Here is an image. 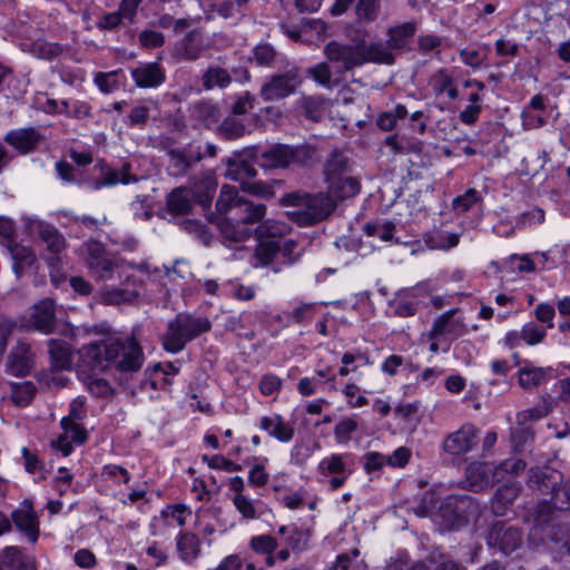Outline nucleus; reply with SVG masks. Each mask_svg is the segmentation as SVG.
<instances>
[{
  "label": "nucleus",
  "instance_id": "obj_1",
  "mask_svg": "<svg viewBox=\"0 0 570 570\" xmlns=\"http://www.w3.org/2000/svg\"><path fill=\"white\" fill-rule=\"evenodd\" d=\"M81 367L105 371L115 367L121 373L137 372L144 363L142 350L135 337L107 338L79 350Z\"/></svg>",
  "mask_w": 570,
  "mask_h": 570
},
{
  "label": "nucleus",
  "instance_id": "obj_2",
  "mask_svg": "<svg viewBox=\"0 0 570 570\" xmlns=\"http://www.w3.org/2000/svg\"><path fill=\"white\" fill-rule=\"evenodd\" d=\"M528 485L542 494H549V501L538 504L533 512V523L543 528L551 521L553 510H570V476L550 466L531 468L528 473Z\"/></svg>",
  "mask_w": 570,
  "mask_h": 570
},
{
  "label": "nucleus",
  "instance_id": "obj_3",
  "mask_svg": "<svg viewBox=\"0 0 570 570\" xmlns=\"http://www.w3.org/2000/svg\"><path fill=\"white\" fill-rule=\"evenodd\" d=\"M281 204L292 207L287 217L299 226H314L327 219L336 209V202L330 195L296 190L282 196Z\"/></svg>",
  "mask_w": 570,
  "mask_h": 570
},
{
  "label": "nucleus",
  "instance_id": "obj_4",
  "mask_svg": "<svg viewBox=\"0 0 570 570\" xmlns=\"http://www.w3.org/2000/svg\"><path fill=\"white\" fill-rule=\"evenodd\" d=\"M86 248L85 262L94 279L104 283L120 279L121 285L137 283L134 274L128 272V268L134 267L132 263L117 258L99 242H90Z\"/></svg>",
  "mask_w": 570,
  "mask_h": 570
},
{
  "label": "nucleus",
  "instance_id": "obj_5",
  "mask_svg": "<svg viewBox=\"0 0 570 570\" xmlns=\"http://www.w3.org/2000/svg\"><path fill=\"white\" fill-rule=\"evenodd\" d=\"M240 215H233L218 218L216 224L225 242L239 243L248 239L254 225L261 222L266 214L264 204L239 203Z\"/></svg>",
  "mask_w": 570,
  "mask_h": 570
},
{
  "label": "nucleus",
  "instance_id": "obj_6",
  "mask_svg": "<svg viewBox=\"0 0 570 570\" xmlns=\"http://www.w3.org/2000/svg\"><path fill=\"white\" fill-rule=\"evenodd\" d=\"M212 324L206 317H196L179 313L169 321L163 336L164 348L169 353H178L186 344L210 330Z\"/></svg>",
  "mask_w": 570,
  "mask_h": 570
},
{
  "label": "nucleus",
  "instance_id": "obj_7",
  "mask_svg": "<svg viewBox=\"0 0 570 570\" xmlns=\"http://www.w3.org/2000/svg\"><path fill=\"white\" fill-rule=\"evenodd\" d=\"M315 149L308 145L291 146L275 144L261 155V166L265 168H285L291 165H305L314 156Z\"/></svg>",
  "mask_w": 570,
  "mask_h": 570
},
{
  "label": "nucleus",
  "instance_id": "obj_8",
  "mask_svg": "<svg viewBox=\"0 0 570 570\" xmlns=\"http://www.w3.org/2000/svg\"><path fill=\"white\" fill-rule=\"evenodd\" d=\"M323 53L337 68L338 73L352 71L365 65L363 45L332 40L324 46Z\"/></svg>",
  "mask_w": 570,
  "mask_h": 570
},
{
  "label": "nucleus",
  "instance_id": "obj_9",
  "mask_svg": "<svg viewBox=\"0 0 570 570\" xmlns=\"http://www.w3.org/2000/svg\"><path fill=\"white\" fill-rule=\"evenodd\" d=\"M303 78L297 67L272 75L262 85L259 96L264 101H276L289 97L301 87Z\"/></svg>",
  "mask_w": 570,
  "mask_h": 570
},
{
  "label": "nucleus",
  "instance_id": "obj_10",
  "mask_svg": "<svg viewBox=\"0 0 570 570\" xmlns=\"http://www.w3.org/2000/svg\"><path fill=\"white\" fill-rule=\"evenodd\" d=\"M202 186L205 188V193H199V187L193 191V196L196 197L197 202L200 203L204 207L210 204L213 195L216 189V185L213 179L207 178L202 183ZM191 191L187 188L180 187L175 188L167 198V206L170 212L175 214H186L191 208Z\"/></svg>",
  "mask_w": 570,
  "mask_h": 570
},
{
  "label": "nucleus",
  "instance_id": "obj_11",
  "mask_svg": "<svg viewBox=\"0 0 570 570\" xmlns=\"http://www.w3.org/2000/svg\"><path fill=\"white\" fill-rule=\"evenodd\" d=\"M487 541L490 548L503 554H510L521 547L522 532L517 527L498 521L491 525Z\"/></svg>",
  "mask_w": 570,
  "mask_h": 570
},
{
  "label": "nucleus",
  "instance_id": "obj_12",
  "mask_svg": "<svg viewBox=\"0 0 570 570\" xmlns=\"http://www.w3.org/2000/svg\"><path fill=\"white\" fill-rule=\"evenodd\" d=\"M442 510L444 511V514L448 511L453 514L454 527H461L480 517V507L478 502L466 494L448 495L443 502Z\"/></svg>",
  "mask_w": 570,
  "mask_h": 570
},
{
  "label": "nucleus",
  "instance_id": "obj_13",
  "mask_svg": "<svg viewBox=\"0 0 570 570\" xmlns=\"http://www.w3.org/2000/svg\"><path fill=\"white\" fill-rule=\"evenodd\" d=\"M168 155V170L171 176L179 177L203 159L200 147L188 145L184 148L170 149Z\"/></svg>",
  "mask_w": 570,
  "mask_h": 570
},
{
  "label": "nucleus",
  "instance_id": "obj_14",
  "mask_svg": "<svg viewBox=\"0 0 570 570\" xmlns=\"http://www.w3.org/2000/svg\"><path fill=\"white\" fill-rule=\"evenodd\" d=\"M26 228L30 234L37 235L52 254H59L66 247L63 235L50 224L38 218H26Z\"/></svg>",
  "mask_w": 570,
  "mask_h": 570
},
{
  "label": "nucleus",
  "instance_id": "obj_15",
  "mask_svg": "<svg viewBox=\"0 0 570 570\" xmlns=\"http://www.w3.org/2000/svg\"><path fill=\"white\" fill-rule=\"evenodd\" d=\"M476 443V429L472 424H464L448 435L443 442V450L451 455H461L472 450Z\"/></svg>",
  "mask_w": 570,
  "mask_h": 570
},
{
  "label": "nucleus",
  "instance_id": "obj_16",
  "mask_svg": "<svg viewBox=\"0 0 570 570\" xmlns=\"http://www.w3.org/2000/svg\"><path fill=\"white\" fill-rule=\"evenodd\" d=\"M30 325L38 332L48 335L56 328V303L52 298H43L33 305Z\"/></svg>",
  "mask_w": 570,
  "mask_h": 570
},
{
  "label": "nucleus",
  "instance_id": "obj_17",
  "mask_svg": "<svg viewBox=\"0 0 570 570\" xmlns=\"http://www.w3.org/2000/svg\"><path fill=\"white\" fill-rule=\"evenodd\" d=\"M11 520L16 528L26 533L32 543L38 540V518L30 503L23 502L21 508L13 510L11 512Z\"/></svg>",
  "mask_w": 570,
  "mask_h": 570
},
{
  "label": "nucleus",
  "instance_id": "obj_18",
  "mask_svg": "<svg viewBox=\"0 0 570 570\" xmlns=\"http://www.w3.org/2000/svg\"><path fill=\"white\" fill-rule=\"evenodd\" d=\"M33 365V353L30 344L18 342L8 356V367L16 376H26Z\"/></svg>",
  "mask_w": 570,
  "mask_h": 570
},
{
  "label": "nucleus",
  "instance_id": "obj_19",
  "mask_svg": "<svg viewBox=\"0 0 570 570\" xmlns=\"http://www.w3.org/2000/svg\"><path fill=\"white\" fill-rule=\"evenodd\" d=\"M41 140V134L33 127L13 129L4 136V141L21 154L33 150Z\"/></svg>",
  "mask_w": 570,
  "mask_h": 570
},
{
  "label": "nucleus",
  "instance_id": "obj_20",
  "mask_svg": "<svg viewBox=\"0 0 570 570\" xmlns=\"http://www.w3.org/2000/svg\"><path fill=\"white\" fill-rule=\"evenodd\" d=\"M48 353L52 368L57 371L71 370L73 365V351L69 343L62 340L50 338L48 341Z\"/></svg>",
  "mask_w": 570,
  "mask_h": 570
},
{
  "label": "nucleus",
  "instance_id": "obj_21",
  "mask_svg": "<svg viewBox=\"0 0 570 570\" xmlns=\"http://www.w3.org/2000/svg\"><path fill=\"white\" fill-rule=\"evenodd\" d=\"M416 22L407 21L389 28L386 42L393 52H402L409 49V43L416 32Z\"/></svg>",
  "mask_w": 570,
  "mask_h": 570
},
{
  "label": "nucleus",
  "instance_id": "obj_22",
  "mask_svg": "<svg viewBox=\"0 0 570 570\" xmlns=\"http://www.w3.org/2000/svg\"><path fill=\"white\" fill-rule=\"evenodd\" d=\"M363 45V56L365 63L372 62L377 65H393L396 60V53L393 52L387 42H371L366 43L364 40L361 41Z\"/></svg>",
  "mask_w": 570,
  "mask_h": 570
},
{
  "label": "nucleus",
  "instance_id": "obj_23",
  "mask_svg": "<svg viewBox=\"0 0 570 570\" xmlns=\"http://www.w3.org/2000/svg\"><path fill=\"white\" fill-rule=\"evenodd\" d=\"M131 76L138 87L150 88L161 85L165 73L158 63H146L131 71Z\"/></svg>",
  "mask_w": 570,
  "mask_h": 570
},
{
  "label": "nucleus",
  "instance_id": "obj_24",
  "mask_svg": "<svg viewBox=\"0 0 570 570\" xmlns=\"http://www.w3.org/2000/svg\"><path fill=\"white\" fill-rule=\"evenodd\" d=\"M191 119L209 128L219 120L218 107L208 99H200L189 106Z\"/></svg>",
  "mask_w": 570,
  "mask_h": 570
},
{
  "label": "nucleus",
  "instance_id": "obj_25",
  "mask_svg": "<svg viewBox=\"0 0 570 570\" xmlns=\"http://www.w3.org/2000/svg\"><path fill=\"white\" fill-rule=\"evenodd\" d=\"M519 490L518 484H503L498 488L491 500V511L498 517L505 515L518 497Z\"/></svg>",
  "mask_w": 570,
  "mask_h": 570
},
{
  "label": "nucleus",
  "instance_id": "obj_26",
  "mask_svg": "<svg viewBox=\"0 0 570 570\" xmlns=\"http://www.w3.org/2000/svg\"><path fill=\"white\" fill-rule=\"evenodd\" d=\"M327 191L335 202L354 197L360 191V183L353 176H345L336 180L327 181Z\"/></svg>",
  "mask_w": 570,
  "mask_h": 570
},
{
  "label": "nucleus",
  "instance_id": "obj_27",
  "mask_svg": "<svg viewBox=\"0 0 570 570\" xmlns=\"http://www.w3.org/2000/svg\"><path fill=\"white\" fill-rule=\"evenodd\" d=\"M12 259V271L19 278L27 267L36 262L35 253L29 248L16 242L6 244Z\"/></svg>",
  "mask_w": 570,
  "mask_h": 570
},
{
  "label": "nucleus",
  "instance_id": "obj_28",
  "mask_svg": "<svg viewBox=\"0 0 570 570\" xmlns=\"http://www.w3.org/2000/svg\"><path fill=\"white\" fill-rule=\"evenodd\" d=\"M130 168L131 166L129 163H125L119 171L108 168L104 173V177L101 179H97L92 183V188L98 190L104 187L115 186L118 183H121L124 185H127L129 183H136L138 178L130 174Z\"/></svg>",
  "mask_w": 570,
  "mask_h": 570
},
{
  "label": "nucleus",
  "instance_id": "obj_29",
  "mask_svg": "<svg viewBox=\"0 0 570 570\" xmlns=\"http://www.w3.org/2000/svg\"><path fill=\"white\" fill-rule=\"evenodd\" d=\"M139 297L136 288H129V285L122 287H106L100 291L99 298L105 305H119L131 303Z\"/></svg>",
  "mask_w": 570,
  "mask_h": 570
},
{
  "label": "nucleus",
  "instance_id": "obj_30",
  "mask_svg": "<svg viewBox=\"0 0 570 570\" xmlns=\"http://www.w3.org/2000/svg\"><path fill=\"white\" fill-rule=\"evenodd\" d=\"M239 203L250 202L238 196L234 186L224 185L216 202V209L219 214L234 213V215H240L242 210L238 208Z\"/></svg>",
  "mask_w": 570,
  "mask_h": 570
},
{
  "label": "nucleus",
  "instance_id": "obj_31",
  "mask_svg": "<svg viewBox=\"0 0 570 570\" xmlns=\"http://www.w3.org/2000/svg\"><path fill=\"white\" fill-rule=\"evenodd\" d=\"M79 373L85 375L83 381L87 385L88 391L98 397H105L112 393V389L109 382L105 379L97 376L101 371H91L88 367H81V360L79 358Z\"/></svg>",
  "mask_w": 570,
  "mask_h": 570
},
{
  "label": "nucleus",
  "instance_id": "obj_32",
  "mask_svg": "<svg viewBox=\"0 0 570 570\" xmlns=\"http://www.w3.org/2000/svg\"><path fill=\"white\" fill-rule=\"evenodd\" d=\"M233 81L232 75L228 70L218 67H208L202 76V85L205 90H212L214 88L225 89Z\"/></svg>",
  "mask_w": 570,
  "mask_h": 570
},
{
  "label": "nucleus",
  "instance_id": "obj_33",
  "mask_svg": "<svg viewBox=\"0 0 570 570\" xmlns=\"http://www.w3.org/2000/svg\"><path fill=\"white\" fill-rule=\"evenodd\" d=\"M324 175L326 183L351 176L348 158L342 153H333L325 163Z\"/></svg>",
  "mask_w": 570,
  "mask_h": 570
},
{
  "label": "nucleus",
  "instance_id": "obj_34",
  "mask_svg": "<svg viewBox=\"0 0 570 570\" xmlns=\"http://www.w3.org/2000/svg\"><path fill=\"white\" fill-rule=\"evenodd\" d=\"M492 465L489 463L474 462L466 468V481L474 491L482 490L489 485V474Z\"/></svg>",
  "mask_w": 570,
  "mask_h": 570
},
{
  "label": "nucleus",
  "instance_id": "obj_35",
  "mask_svg": "<svg viewBox=\"0 0 570 570\" xmlns=\"http://www.w3.org/2000/svg\"><path fill=\"white\" fill-rule=\"evenodd\" d=\"M177 549L180 558L186 562H193L200 552V541L198 537L190 532H180L177 540Z\"/></svg>",
  "mask_w": 570,
  "mask_h": 570
},
{
  "label": "nucleus",
  "instance_id": "obj_36",
  "mask_svg": "<svg viewBox=\"0 0 570 570\" xmlns=\"http://www.w3.org/2000/svg\"><path fill=\"white\" fill-rule=\"evenodd\" d=\"M259 242L254 252L255 267H264L269 265L274 257L277 255V239H263L258 238Z\"/></svg>",
  "mask_w": 570,
  "mask_h": 570
},
{
  "label": "nucleus",
  "instance_id": "obj_37",
  "mask_svg": "<svg viewBox=\"0 0 570 570\" xmlns=\"http://www.w3.org/2000/svg\"><path fill=\"white\" fill-rule=\"evenodd\" d=\"M199 33L197 31L188 32L180 43V56L186 60H197L203 51V47L198 42Z\"/></svg>",
  "mask_w": 570,
  "mask_h": 570
},
{
  "label": "nucleus",
  "instance_id": "obj_38",
  "mask_svg": "<svg viewBox=\"0 0 570 570\" xmlns=\"http://www.w3.org/2000/svg\"><path fill=\"white\" fill-rule=\"evenodd\" d=\"M257 171L254 168L252 164L245 160L236 161V160H229L228 161V169H227V176L232 178L233 180H238L240 183H244L246 179L254 178L256 176Z\"/></svg>",
  "mask_w": 570,
  "mask_h": 570
},
{
  "label": "nucleus",
  "instance_id": "obj_39",
  "mask_svg": "<svg viewBox=\"0 0 570 570\" xmlns=\"http://www.w3.org/2000/svg\"><path fill=\"white\" fill-rule=\"evenodd\" d=\"M317 470L323 476H328L331 474H345L347 469L344 462V455L332 454L331 456L324 458L320 462Z\"/></svg>",
  "mask_w": 570,
  "mask_h": 570
},
{
  "label": "nucleus",
  "instance_id": "obj_40",
  "mask_svg": "<svg viewBox=\"0 0 570 570\" xmlns=\"http://www.w3.org/2000/svg\"><path fill=\"white\" fill-rule=\"evenodd\" d=\"M249 0H226L215 4L216 12L224 19H237L244 14Z\"/></svg>",
  "mask_w": 570,
  "mask_h": 570
},
{
  "label": "nucleus",
  "instance_id": "obj_41",
  "mask_svg": "<svg viewBox=\"0 0 570 570\" xmlns=\"http://www.w3.org/2000/svg\"><path fill=\"white\" fill-rule=\"evenodd\" d=\"M286 230L287 227L285 224L272 219H266L255 227L257 237L263 239H281Z\"/></svg>",
  "mask_w": 570,
  "mask_h": 570
},
{
  "label": "nucleus",
  "instance_id": "obj_42",
  "mask_svg": "<svg viewBox=\"0 0 570 570\" xmlns=\"http://www.w3.org/2000/svg\"><path fill=\"white\" fill-rule=\"evenodd\" d=\"M544 379L546 371L541 367L522 368L519 372V384L525 390L539 386Z\"/></svg>",
  "mask_w": 570,
  "mask_h": 570
},
{
  "label": "nucleus",
  "instance_id": "obj_43",
  "mask_svg": "<svg viewBox=\"0 0 570 570\" xmlns=\"http://www.w3.org/2000/svg\"><path fill=\"white\" fill-rule=\"evenodd\" d=\"M246 127L243 121L227 117L218 127V132L225 139H236L245 135Z\"/></svg>",
  "mask_w": 570,
  "mask_h": 570
},
{
  "label": "nucleus",
  "instance_id": "obj_44",
  "mask_svg": "<svg viewBox=\"0 0 570 570\" xmlns=\"http://www.w3.org/2000/svg\"><path fill=\"white\" fill-rule=\"evenodd\" d=\"M36 387L32 382L26 381L12 386V401L19 406L28 405L35 396Z\"/></svg>",
  "mask_w": 570,
  "mask_h": 570
},
{
  "label": "nucleus",
  "instance_id": "obj_45",
  "mask_svg": "<svg viewBox=\"0 0 570 570\" xmlns=\"http://www.w3.org/2000/svg\"><path fill=\"white\" fill-rule=\"evenodd\" d=\"M381 8V0H358L356 14L358 19L367 22L376 20Z\"/></svg>",
  "mask_w": 570,
  "mask_h": 570
},
{
  "label": "nucleus",
  "instance_id": "obj_46",
  "mask_svg": "<svg viewBox=\"0 0 570 570\" xmlns=\"http://www.w3.org/2000/svg\"><path fill=\"white\" fill-rule=\"evenodd\" d=\"M455 311H448L446 313L438 316L432 325L431 332H430V338L434 340L439 336H442L444 334L451 333L454 328V324L452 323V317L454 315Z\"/></svg>",
  "mask_w": 570,
  "mask_h": 570
},
{
  "label": "nucleus",
  "instance_id": "obj_47",
  "mask_svg": "<svg viewBox=\"0 0 570 570\" xmlns=\"http://www.w3.org/2000/svg\"><path fill=\"white\" fill-rule=\"evenodd\" d=\"M232 501L235 509L242 514L244 519L254 520L258 517L254 500H252L247 495L234 494Z\"/></svg>",
  "mask_w": 570,
  "mask_h": 570
},
{
  "label": "nucleus",
  "instance_id": "obj_48",
  "mask_svg": "<svg viewBox=\"0 0 570 570\" xmlns=\"http://www.w3.org/2000/svg\"><path fill=\"white\" fill-rule=\"evenodd\" d=\"M277 546V540L267 534L255 535L249 541L250 549L256 553L261 554L273 553L276 550Z\"/></svg>",
  "mask_w": 570,
  "mask_h": 570
},
{
  "label": "nucleus",
  "instance_id": "obj_49",
  "mask_svg": "<svg viewBox=\"0 0 570 570\" xmlns=\"http://www.w3.org/2000/svg\"><path fill=\"white\" fill-rule=\"evenodd\" d=\"M546 337V330L533 323H527L522 330H521V338L528 344V345H535L543 341Z\"/></svg>",
  "mask_w": 570,
  "mask_h": 570
},
{
  "label": "nucleus",
  "instance_id": "obj_50",
  "mask_svg": "<svg viewBox=\"0 0 570 570\" xmlns=\"http://www.w3.org/2000/svg\"><path fill=\"white\" fill-rule=\"evenodd\" d=\"M60 425L72 442L77 444L86 442L88 438L87 432L79 423L71 422L69 419H62Z\"/></svg>",
  "mask_w": 570,
  "mask_h": 570
},
{
  "label": "nucleus",
  "instance_id": "obj_51",
  "mask_svg": "<svg viewBox=\"0 0 570 570\" xmlns=\"http://www.w3.org/2000/svg\"><path fill=\"white\" fill-rule=\"evenodd\" d=\"M395 229V225L391 222H386L384 224H366L365 232L368 236H374L380 238L383 242H389L393 237V232Z\"/></svg>",
  "mask_w": 570,
  "mask_h": 570
},
{
  "label": "nucleus",
  "instance_id": "obj_52",
  "mask_svg": "<svg viewBox=\"0 0 570 570\" xmlns=\"http://www.w3.org/2000/svg\"><path fill=\"white\" fill-rule=\"evenodd\" d=\"M156 101H149V105H138L131 108L128 119L130 126L144 125L148 120L151 108H157Z\"/></svg>",
  "mask_w": 570,
  "mask_h": 570
},
{
  "label": "nucleus",
  "instance_id": "obj_53",
  "mask_svg": "<svg viewBox=\"0 0 570 570\" xmlns=\"http://www.w3.org/2000/svg\"><path fill=\"white\" fill-rule=\"evenodd\" d=\"M357 429V422L352 417L342 419L334 429V435L340 443H346L351 439V434Z\"/></svg>",
  "mask_w": 570,
  "mask_h": 570
},
{
  "label": "nucleus",
  "instance_id": "obj_54",
  "mask_svg": "<svg viewBox=\"0 0 570 570\" xmlns=\"http://www.w3.org/2000/svg\"><path fill=\"white\" fill-rule=\"evenodd\" d=\"M308 73L312 78L321 86L331 88L332 86V72L330 66L326 62H320L308 69Z\"/></svg>",
  "mask_w": 570,
  "mask_h": 570
},
{
  "label": "nucleus",
  "instance_id": "obj_55",
  "mask_svg": "<svg viewBox=\"0 0 570 570\" xmlns=\"http://www.w3.org/2000/svg\"><path fill=\"white\" fill-rule=\"evenodd\" d=\"M184 228L194 234L203 244L208 245L212 240V234L207 230V227L197 220L186 219L184 220Z\"/></svg>",
  "mask_w": 570,
  "mask_h": 570
},
{
  "label": "nucleus",
  "instance_id": "obj_56",
  "mask_svg": "<svg viewBox=\"0 0 570 570\" xmlns=\"http://www.w3.org/2000/svg\"><path fill=\"white\" fill-rule=\"evenodd\" d=\"M443 39L436 35H420L417 38V49L422 53L439 51Z\"/></svg>",
  "mask_w": 570,
  "mask_h": 570
},
{
  "label": "nucleus",
  "instance_id": "obj_57",
  "mask_svg": "<svg viewBox=\"0 0 570 570\" xmlns=\"http://www.w3.org/2000/svg\"><path fill=\"white\" fill-rule=\"evenodd\" d=\"M4 561L12 568L24 570L27 561L21 556V551L17 547H6L2 551Z\"/></svg>",
  "mask_w": 570,
  "mask_h": 570
},
{
  "label": "nucleus",
  "instance_id": "obj_58",
  "mask_svg": "<svg viewBox=\"0 0 570 570\" xmlns=\"http://www.w3.org/2000/svg\"><path fill=\"white\" fill-rule=\"evenodd\" d=\"M431 83L434 92L436 95H441L445 92L450 86L453 85V78L448 73L445 69H440L433 75Z\"/></svg>",
  "mask_w": 570,
  "mask_h": 570
},
{
  "label": "nucleus",
  "instance_id": "obj_59",
  "mask_svg": "<svg viewBox=\"0 0 570 570\" xmlns=\"http://www.w3.org/2000/svg\"><path fill=\"white\" fill-rule=\"evenodd\" d=\"M296 242L292 239H277V254H281L287 264H294L298 261L299 254H295Z\"/></svg>",
  "mask_w": 570,
  "mask_h": 570
},
{
  "label": "nucleus",
  "instance_id": "obj_60",
  "mask_svg": "<svg viewBox=\"0 0 570 570\" xmlns=\"http://www.w3.org/2000/svg\"><path fill=\"white\" fill-rule=\"evenodd\" d=\"M478 200V191L473 188H470L465 191L464 195L458 196L453 199V208L463 213L469 210L471 206Z\"/></svg>",
  "mask_w": 570,
  "mask_h": 570
},
{
  "label": "nucleus",
  "instance_id": "obj_61",
  "mask_svg": "<svg viewBox=\"0 0 570 570\" xmlns=\"http://www.w3.org/2000/svg\"><path fill=\"white\" fill-rule=\"evenodd\" d=\"M271 436L281 442H288L294 436V429L291 425L285 424L279 415H276V421Z\"/></svg>",
  "mask_w": 570,
  "mask_h": 570
},
{
  "label": "nucleus",
  "instance_id": "obj_62",
  "mask_svg": "<svg viewBox=\"0 0 570 570\" xmlns=\"http://www.w3.org/2000/svg\"><path fill=\"white\" fill-rule=\"evenodd\" d=\"M102 475H106L107 478L114 480L115 482H122L128 483L130 480L129 472L122 468L121 465L117 464H107L102 468Z\"/></svg>",
  "mask_w": 570,
  "mask_h": 570
},
{
  "label": "nucleus",
  "instance_id": "obj_63",
  "mask_svg": "<svg viewBox=\"0 0 570 570\" xmlns=\"http://www.w3.org/2000/svg\"><path fill=\"white\" fill-rule=\"evenodd\" d=\"M139 41L145 48H158L165 42L163 33L155 30H144L139 35Z\"/></svg>",
  "mask_w": 570,
  "mask_h": 570
},
{
  "label": "nucleus",
  "instance_id": "obj_64",
  "mask_svg": "<svg viewBox=\"0 0 570 570\" xmlns=\"http://www.w3.org/2000/svg\"><path fill=\"white\" fill-rule=\"evenodd\" d=\"M303 108L304 115L313 120H316L321 111V102L314 97H302L298 101Z\"/></svg>",
  "mask_w": 570,
  "mask_h": 570
}]
</instances>
